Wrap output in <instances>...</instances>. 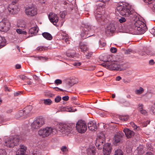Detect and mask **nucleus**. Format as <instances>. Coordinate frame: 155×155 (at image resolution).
Wrapping results in <instances>:
<instances>
[{
  "label": "nucleus",
  "mask_w": 155,
  "mask_h": 155,
  "mask_svg": "<svg viewBox=\"0 0 155 155\" xmlns=\"http://www.w3.org/2000/svg\"><path fill=\"white\" fill-rule=\"evenodd\" d=\"M143 104H139L138 105L139 106V110H140V108L141 109H143Z\"/></svg>",
  "instance_id": "59"
},
{
  "label": "nucleus",
  "mask_w": 155,
  "mask_h": 155,
  "mask_svg": "<svg viewBox=\"0 0 155 155\" xmlns=\"http://www.w3.org/2000/svg\"><path fill=\"white\" fill-rule=\"evenodd\" d=\"M36 121L35 120L34 121L33 123H32L31 125V128L33 130H35L39 128V126L37 125Z\"/></svg>",
  "instance_id": "29"
},
{
  "label": "nucleus",
  "mask_w": 155,
  "mask_h": 155,
  "mask_svg": "<svg viewBox=\"0 0 155 155\" xmlns=\"http://www.w3.org/2000/svg\"><path fill=\"white\" fill-rule=\"evenodd\" d=\"M143 91V89L141 87H140L139 89L135 90V92L137 94H140L142 93Z\"/></svg>",
  "instance_id": "34"
},
{
  "label": "nucleus",
  "mask_w": 155,
  "mask_h": 155,
  "mask_svg": "<svg viewBox=\"0 0 155 155\" xmlns=\"http://www.w3.org/2000/svg\"><path fill=\"white\" fill-rule=\"evenodd\" d=\"M69 97L68 96H64L62 97V99L65 101H67L69 99Z\"/></svg>",
  "instance_id": "54"
},
{
  "label": "nucleus",
  "mask_w": 155,
  "mask_h": 155,
  "mask_svg": "<svg viewBox=\"0 0 155 155\" xmlns=\"http://www.w3.org/2000/svg\"><path fill=\"white\" fill-rule=\"evenodd\" d=\"M61 97L59 96H58L56 97L54 99L55 102L56 103H58L61 100Z\"/></svg>",
  "instance_id": "40"
},
{
  "label": "nucleus",
  "mask_w": 155,
  "mask_h": 155,
  "mask_svg": "<svg viewBox=\"0 0 155 155\" xmlns=\"http://www.w3.org/2000/svg\"><path fill=\"white\" fill-rule=\"evenodd\" d=\"M19 140V138L18 137H10L5 140L4 145L9 148L13 147L18 144Z\"/></svg>",
  "instance_id": "6"
},
{
  "label": "nucleus",
  "mask_w": 155,
  "mask_h": 155,
  "mask_svg": "<svg viewBox=\"0 0 155 155\" xmlns=\"http://www.w3.org/2000/svg\"><path fill=\"white\" fill-rule=\"evenodd\" d=\"M33 77L34 79L35 80H38L39 79L38 77L35 75H33Z\"/></svg>",
  "instance_id": "60"
},
{
  "label": "nucleus",
  "mask_w": 155,
  "mask_h": 155,
  "mask_svg": "<svg viewBox=\"0 0 155 155\" xmlns=\"http://www.w3.org/2000/svg\"><path fill=\"white\" fill-rule=\"evenodd\" d=\"M45 128L48 136L51 134H55L57 132L56 129L51 127H46Z\"/></svg>",
  "instance_id": "17"
},
{
  "label": "nucleus",
  "mask_w": 155,
  "mask_h": 155,
  "mask_svg": "<svg viewBox=\"0 0 155 155\" xmlns=\"http://www.w3.org/2000/svg\"><path fill=\"white\" fill-rule=\"evenodd\" d=\"M15 67L17 69H20L21 68V65L20 64H17L16 65Z\"/></svg>",
  "instance_id": "63"
},
{
  "label": "nucleus",
  "mask_w": 155,
  "mask_h": 155,
  "mask_svg": "<svg viewBox=\"0 0 155 155\" xmlns=\"http://www.w3.org/2000/svg\"><path fill=\"white\" fill-rule=\"evenodd\" d=\"M17 33L19 34L25 35H26L27 33L25 31H23L20 29H18L16 30Z\"/></svg>",
  "instance_id": "35"
},
{
  "label": "nucleus",
  "mask_w": 155,
  "mask_h": 155,
  "mask_svg": "<svg viewBox=\"0 0 155 155\" xmlns=\"http://www.w3.org/2000/svg\"><path fill=\"white\" fill-rule=\"evenodd\" d=\"M102 65L105 66L107 68L111 70H122L121 66L120 63L117 61L114 62H110L107 61L105 63H103Z\"/></svg>",
  "instance_id": "3"
},
{
  "label": "nucleus",
  "mask_w": 155,
  "mask_h": 155,
  "mask_svg": "<svg viewBox=\"0 0 155 155\" xmlns=\"http://www.w3.org/2000/svg\"><path fill=\"white\" fill-rule=\"evenodd\" d=\"M22 93L21 91H18L17 92H15L14 93V95L15 96H17L21 94Z\"/></svg>",
  "instance_id": "56"
},
{
  "label": "nucleus",
  "mask_w": 155,
  "mask_h": 155,
  "mask_svg": "<svg viewBox=\"0 0 155 155\" xmlns=\"http://www.w3.org/2000/svg\"><path fill=\"white\" fill-rule=\"evenodd\" d=\"M124 131L128 138L131 137L134 134V133L133 131L127 128L124 129Z\"/></svg>",
  "instance_id": "18"
},
{
  "label": "nucleus",
  "mask_w": 155,
  "mask_h": 155,
  "mask_svg": "<svg viewBox=\"0 0 155 155\" xmlns=\"http://www.w3.org/2000/svg\"><path fill=\"white\" fill-rule=\"evenodd\" d=\"M38 134L43 137H45L48 136L45 128L41 129L38 131Z\"/></svg>",
  "instance_id": "25"
},
{
  "label": "nucleus",
  "mask_w": 155,
  "mask_h": 155,
  "mask_svg": "<svg viewBox=\"0 0 155 155\" xmlns=\"http://www.w3.org/2000/svg\"><path fill=\"white\" fill-rule=\"evenodd\" d=\"M6 40L5 38L0 36V48H2L5 45Z\"/></svg>",
  "instance_id": "27"
},
{
  "label": "nucleus",
  "mask_w": 155,
  "mask_h": 155,
  "mask_svg": "<svg viewBox=\"0 0 155 155\" xmlns=\"http://www.w3.org/2000/svg\"><path fill=\"white\" fill-rule=\"evenodd\" d=\"M0 155H6V151L5 149H0Z\"/></svg>",
  "instance_id": "41"
},
{
  "label": "nucleus",
  "mask_w": 155,
  "mask_h": 155,
  "mask_svg": "<svg viewBox=\"0 0 155 155\" xmlns=\"http://www.w3.org/2000/svg\"><path fill=\"white\" fill-rule=\"evenodd\" d=\"M61 150L63 152H66L67 151V149L65 146H63L61 148Z\"/></svg>",
  "instance_id": "51"
},
{
  "label": "nucleus",
  "mask_w": 155,
  "mask_h": 155,
  "mask_svg": "<svg viewBox=\"0 0 155 155\" xmlns=\"http://www.w3.org/2000/svg\"><path fill=\"white\" fill-rule=\"evenodd\" d=\"M67 55L68 57L72 58H73L74 56V54L70 53L69 52L67 53Z\"/></svg>",
  "instance_id": "46"
},
{
  "label": "nucleus",
  "mask_w": 155,
  "mask_h": 155,
  "mask_svg": "<svg viewBox=\"0 0 155 155\" xmlns=\"http://www.w3.org/2000/svg\"><path fill=\"white\" fill-rule=\"evenodd\" d=\"M151 110L153 113H155V106L153 105L151 108Z\"/></svg>",
  "instance_id": "52"
},
{
  "label": "nucleus",
  "mask_w": 155,
  "mask_h": 155,
  "mask_svg": "<svg viewBox=\"0 0 155 155\" xmlns=\"http://www.w3.org/2000/svg\"><path fill=\"white\" fill-rule=\"evenodd\" d=\"M5 120L3 117H0V123L2 124H4V122Z\"/></svg>",
  "instance_id": "50"
},
{
  "label": "nucleus",
  "mask_w": 155,
  "mask_h": 155,
  "mask_svg": "<svg viewBox=\"0 0 155 155\" xmlns=\"http://www.w3.org/2000/svg\"><path fill=\"white\" fill-rule=\"evenodd\" d=\"M32 109V107L31 106H28L26 107L23 110L24 113L26 117L29 116L31 114V111Z\"/></svg>",
  "instance_id": "19"
},
{
  "label": "nucleus",
  "mask_w": 155,
  "mask_h": 155,
  "mask_svg": "<svg viewBox=\"0 0 155 155\" xmlns=\"http://www.w3.org/2000/svg\"><path fill=\"white\" fill-rule=\"evenodd\" d=\"M43 37L48 40H51L52 39V36L48 32H44L42 34Z\"/></svg>",
  "instance_id": "26"
},
{
  "label": "nucleus",
  "mask_w": 155,
  "mask_h": 155,
  "mask_svg": "<svg viewBox=\"0 0 155 155\" xmlns=\"http://www.w3.org/2000/svg\"><path fill=\"white\" fill-rule=\"evenodd\" d=\"M48 18L50 21L53 23V24L55 25L56 23L58 21V17L56 14L53 13H49L48 16Z\"/></svg>",
  "instance_id": "12"
},
{
  "label": "nucleus",
  "mask_w": 155,
  "mask_h": 155,
  "mask_svg": "<svg viewBox=\"0 0 155 155\" xmlns=\"http://www.w3.org/2000/svg\"><path fill=\"white\" fill-rule=\"evenodd\" d=\"M118 19L120 23L124 22L126 21V19L124 17H120Z\"/></svg>",
  "instance_id": "39"
},
{
  "label": "nucleus",
  "mask_w": 155,
  "mask_h": 155,
  "mask_svg": "<svg viewBox=\"0 0 155 155\" xmlns=\"http://www.w3.org/2000/svg\"><path fill=\"white\" fill-rule=\"evenodd\" d=\"M95 147L91 146L87 149V152L88 155H94L95 152Z\"/></svg>",
  "instance_id": "20"
},
{
  "label": "nucleus",
  "mask_w": 155,
  "mask_h": 155,
  "mask_svg": "<svg viewBox=\"0 0 155 155\" xmlns=\"http://www.w3.org/2000/svg\"><path fill=\"white\" fill-rule=\"evenodd\" d=\"M44 49H45L44 48L43 46H39L36 49V50L37 51H43Z\"/></svg>",
  "instance_id": "44"
},
{
  "label": "nucleus",
  "mask_w": 155,
  "mask_h": 155,
  "mask_svg": "<svg viewBox=\"0 0 155 155\" xmlns=\"http://www.w3.org/2000/svg\"><path fill=\"white\" fill-rule=\"evenodd\" d=\"M120 119L122 121L127 120L129 118V117L127 115L120 116L119 117Z\"/></svg>",
  "instance_id": "31"
},
{
  "label": "nucleus",
  "mask_w": 155,
  "mask_h": 155,
  "mask_svg": "<svg viewBox=\"0 0 155 155\" xmlns=\"http://www.w3.org/2000/svg\"><path fill=\"white\" fill-rule=\"evenodd\" d=\"M124 135V133L122 132L119 131L117 133L113 138L114 144L117 145L118 143L120 142Z\"/></svg>",
  "instance_id": "11"
},
{
  "label": "nucleus",
  "mask_w": 155,
  "mask_h": 155,
  "mask_svg": "<svg viewBox=\"0 0 155 155\" xmlns=\"http://www.w3.org/2000/svg\"><path fill=\"white\" fill-rule=\"evenodd\" d=\"M19 77L21 79L23 80H24L26 79H28V78L26 76H25L23 75H20Z\"/></svg>",
  "instance_id": "48"
},
{
  "label": "nucleus",
  "mask_w": 155,
  "mask_h": 155,
  "mask_svg": "<svg viewBox=\"0 0 155 155\" xmlns=\"http://www.w3.org/2000/svg\"><path fill=\"white\" fill-rule=\"evenodd\" d=\"M135 30L137 31V33L138 34H142L144 33L146 30V26L142 27H135Z\"/></svg>",
  "instance_id": "21"
},
{
  "label": "nucleus",
  "mask_w": 155,
  "mask_h": 155,
  "mask_svg": "<svg viewBox=\"0 0 155 155\" xmlns=\"http://www.w3.org/2000/svg\"><path fill=\"white\" fill-rule=\"evenodd\" d=\"M26 150V147L24 145H20V148L16 152V155H27L25 154Z\"/></svg>",
  "instance_id": "13"
},
{
  "label": "nucleus",
  "mask_w": 155,
  "mask_h": 155,
  "mask_svg": "<svg viewBox=\"0 0 155 155\" xmlns=\"http://www.w3.org/2000/svg\"><path fill=\"white\" fill-rule=\"evenodd\" d=\"M35 120L36 121L37 125L39 126V127H42L45 124L44 120L41 118H36Z\"/></svg>",
  "instance_id": "22"
},
{
  "label": "nucleus",
  "mask_w": 155,
  "mask_h": 155,
  "mask_svg": "<svg viewBox=\"0 0 155 155\" xmlns=\"http://www.w3.org/2000/svg\"><path fill=\"white\" fill-rule=\"evenodd\" d=\"M4 89L5 91H11L10 89H9L6 86H5Z\"/></svg>",
  "instance_id": "57"
},
{
  "label": "nucleus",
  "mask_w": 155,
  "mask_h": 155,
  "mask_svg": "<svg viewBox=\"0 0 155 155\" xmlns=\"http://www.w3.org/2000/svg\"><path fill=\"white\" fill-rule=\"evenodd\" d=\"M92 53H88V54L86 55V57L87 58H90L92 55Z\"/></svg>",
  "instance_id": "55"
},
{
  "label": "nucleus",
  "mask_w": 155,
  "mask_h": 155,
  "mask_svg": "<svg viewBox=\"0 0 155 155\" xmlns=\"http://www.w3.org/2000/svg\"><path fill=\"white\" fill-rule=\"evenodd\" d=\"M145 155H153L152 153L150 152H147Z\"/></svg>",
  "instance_id": "64"
},
{
  "label": "nucleus",
  "mask_w": 155,
  "mask_h": 155,
  "mask_svg": "<svg viewBox=\"0 0 155 155\" xmlns=\"http://www.w3.org/2000/svg\"><path fill=\"white\" fill-rule=\"evenodd\" d=\"M63 39L67 43H69V39L68 38V36L67 35H66L63 38Z\"/></svg>",
  "instance_id": "45"
},
{
  "label": "nucleus",
  "mask_w": 155,
  "mask_h": 155,
  "mask_svg": "<svg viewBox=\"0 0 155 155\" xmlns=\"http://www.w3.org/2000/svg\"><path fill=\"white\" fill-rule=\"evenodd\" d=\"M54 82L56 84L58 85L61 84L62 82L61 80L58 79L55 81Z\"/></svg>",
  "instance_id": "43"
},
{
  "label": "nucleus",
  "mask_w": 155,
  "mask_h": 155,
  "mask_svg": "<svg viewBox=\"0 0 155 155\" xmlns=\"http://www.w3.org/2000/svg\"><path fill=\"white\" fill-rule=\"evenodd\" d=\"M81 64V63L80 62H75L73 64V65L74 66L77 67L79 66Z\"/></svg>",
  "instance_id": "53"
},
{
  "label": "nucleus",
  "mask_w": 155,
  "mask_h": 155,
  "mask_svg": "<svg viewBox=\"0 0 155 155\" xmlns=\"http://www.w3.org/2000/svg\"><path fill=\"white\" fill-rule=\"evenodd\" d=\"M117 11L121 15L129 16L131 14L129 6L122 4L118 5L116 8Z\"/></svg>",
  "instance_id": "4"
},
{
  "label": "nucleus",
  "mask_w": 155,
  "mask_h": 155,
  "mask_svg": "<svg viewBox=\"0 0 155 155\" xmlns=\"http://www.w3.org/2000/svg\"><path fill=\"white\" fill-rule=\"evenodd\" d=\"M89 29L91 31H93V30H91V28H88V29H86V30L84 29L83 32H81V36L84 38H85L87 37H89L91 36H92V34H90V31Z\"/></svg>",
  "instance_id": "14"
},
{
  "label": "nucleus",
  "mask_w": 155,
  "mask_h": 155,
  "mask_svg": "<svg viewBox=\"0 0 155 155\" xmlns=\"http://www.w3.org/2000/svg\"><path fill=\"white\" fill-rule=\"evenodd\" d=\"M114 31V28H113L111 25H109L106 28L105 31L106 33H109L110 32H112Z\"/></svg>",
  "instance_id": "30"
},
{
  "label": "nucleus",
  "mask_w": 155,
  "mask_h": 155,
  "mask_svg": "<svg viewBox=\"0 0 155 155\" xmlns=\"http://www.w3.org/2000/svg\"><path fill=\"white\" fill-rule=\"evenodd\" d=\"M88 127L90 130L96 131L97 129V126L94 121H90L87 124Z\"/></svg>",
  "instance_id": "15"
},
{
  "label": "nucleus",
  "mask_w": 155,
  "mask_h": 155,
  "mask_svg": "<svg viewBox=\"0 0 155 155\" xmlns=\"http://www.w3.org/2000/svg\"><path fill=\"white\" fill-rule=\"evenodd\" d=\"M44 103L45 105H50L52 103V101L49 99H44Z\"/></svg>",
  "instance_id": "37"
},
{
  "label": "nucleus",
  "mask_w": 155,
  "mask_h": 155,
  "mask_svg": "<svg viewBox=\"0 0 155 155\" xmlns=\"http://www.w3.org/2000/svg\"><path fill=\"white\" fill-rule=\"evenodd\" d=\"M67 12L66 11L61 12L59 13L60 17L62 19H63L64 18Z\"/></svg>",
  "instance_id": "36"
},
{
  "label": "nucleus",
  "mask_w": 155,
  "mask_h": 155,
  "mask_svg": "<svg viewBox=\"0 0 155 155\" xmlns=\"http://www.w3.org/2000/svg\"><path fill=\"white\" fill-rule=\"evenodd\" d=\"M114 155H124L123 152L120 149H117L115 150Z\"/></svg>",
  "instance_id": "32"
},
{
  "label": "nucleus",
  "mask_w": 155,
  "mask_h": 155,
  "mask_svg": "<svg viewBox=\"0 0 155 155\" xmlns=\"http://www.w3.org/2000/svg\"><path fill=\"white\" fill-rule=\"evenodd\" d=\"M130 125L132 127H133L134 130H140V128L139 127L137 126L135 124H134V123L133 122H131Z\"/></svg>",
  "instance_id": "38"
},
{
  "label": "nucleus",
  "mask_w": 155,
  "mask_h": 155,
  "mask_svg": "<svg viewBox=\"0 0 155 155\" xmlns=\"http://www.w3.org/2000/svg\"><path fill=\"white\" fill-rule=\"evenodd\" d=\"M104 3L101 2L98 4V6L97 7L96 10L94 12V15L97 20L99 21L102 25H104L105 23H102L105 21V19L102 16L104 13Z\"/></svg>",
  "instance_id": "2"
},
{
  "label": "nucleus",
  "mask_w": 155,
  "mask_h": 155,
  "mask_svg": "<svg viewBox=\"0 0 155 155\" xmlns=\"http://www.w3.org/2000/svg\"><path fill=\"white\" fill-rule=\"evenodd\" d=\"M33 154V155H41V153L38 150L34 151Z\"/></svg>",
  "instance_id": "47"
},
{
  "label": "nucleus",
  "mask_w": 155,
  "mask_h": 155,
  "mask_svg": "<svg viewBox=\"0 0 155 155\" xmlns=\"http://www.w3.org/2000/svg\"><path fill=\"white\" fill-rule=\"evenodd\" d=\"M54 89H55V91H58L59 90L61 91H63L62 89H60L59 88H58V87H56L54 88Z\"/></svg>",
  "instance_id": "62"
},
{
  "label": "nucleus",
  "mask_w": 155,
  "mask_h": 155,
  "mask_svg": "<svg viewBox=\"0 0 155 155\" xmlns=\"http://www.w3.org/2000/svg\"><path fill=\"white\" fill-rule=\"evenodd\" d=\"M140 112L141 113L144 115H147V112L145 110L142 109H141L140 108Z\"/></svg>",
  "instance_id": "42"
},
{
  "label": "nucleus",
  "mask_w": 155,
  "mask_h": 155,
  "mask_svg": "<svg viewBox=\"0 0 155 155\" xmlns=\"http://www.w3.org/2000/svg\"><path fill=\"white\" fill-rule=\"evenodd\" d=\"M75 83L73 80H69L67 82V84L68 85V87H70L74 84Z\"/></svg>",
  "instance_id": "33"
},
{
  "label": "nucleus",
  "mask_w": 155,
  "mask_h": 155,
  "mask_svg": "<svg viewBox=\"0 0 155 155\" xmlns=\"http://www.w3.org/2000/svg\"><path fill=\"white\" fill-rule=\"evenodd\" d=\"M105 136L102 133H101L97 138L95 145L99 149L103 148V153L104 155H109L111 151V144L107 143L105 144Z\"/></svg>",
  "instance_id": "1"
},
{
  "label": "nucleus",
  "mask_w": 155,
  "mask_h": 155,
  "mask_svg": "<svg viewBox=\"0 0 155 155\" xmlns=\"http://www.w3.org/2000/svg\"><path fill=\"white\" fill-rule=\"evenodd\" d=\"M121 79V78L120 76H118L116 78V80L117 81H119Z\"/></svg>",
  "instance_id": "61"
},
{
  "label": "nucleus",
  "mask_w": 155,
  "mask_h": 155,
  "mask_svg": "<svg viewBox=\"0 0 155 155\" xmlns=\"http://www.w3.org/2000/svg\"><path fill=\"white\" fill-rule=\"evenodd\" d=\"M110 51L111 52L114 53L116 52L117 51V49L116 48L112 47L110 48Z\"/></svg>",
  "instance_id": "49"
},
{
  "label": "nucleus",
  "mask_w": 155,
  "mask_h": 155,
  "mask_svg": "<svg viewBox=\"0 0 155 155\" xmlns=\"http://www.w3.org/2000/svg\"><path fill=\"white\" fill-rule=\"evenodd\" d=\"M21 117L22 118L26 117L22 110H20L15 115V117L17 119H18Z\"/></svg>",
  "instance_id": "23"
},
{
  "label": "nucleus",
  "mask_w": 155,
  "mask_h": 155,
  "mask_svg": "<svg viewBox=\"0 0 155 155\" xmlns=\"http://www.w3.org/2000/svg\"><path fill=\"white\" fill-rule=\"evenodd\" d=\"M20 8L13 3L10 4L8 7V10L10 14H15L20 11Z\"/></svg>",
  "instance_id": "10"
},
{
  "label": "nucleus",
  "mask_w": 155,
  "mask_h": 155,
  "mask_svg": "<svg viewBox=\"0 0 155 155\" xmlns=\"http://www.w3.org/2000/svg\"><path fill=\"white\" fill-rule=\"evenodd\" d=\"M33 25V27H31L29 30V33L31 34H33L34 35H36L37 33L38 32V28L37 27V25L35 22H33L32 23Z\"/></svg>",
  "instance_id": "16"
},
{
  "label": "nucleus",
  "mask_w": 155,
  "mask_h": 155,
  "mask_svg": "<svg viewBox=\"0 0 155 155\" xmlns=\"http://www.w3.org/2000/svg\"><path fill=\"white\" fill-rule=\"evenodd\" d=\"M79 47L82 51L84 52L87 50V48L86 45L83 43H81L79 45Z\"/></svg>",
  "instance_id": "28"
},
{
  "label": "nucleus",
  "mask_w": 155,
  "mask_h": 155,
  "mask_svg": "<svg viewBox=\"0 0 155 155\" xmlns=\"http://www.w3.org/2000/svg\"><path fill=\"white\" fill-rule=\"evenodd\" d=\"M76 127L78 132L80 133H85L87 130V126L85 122L82 120H79L76 124Z\"/></svg>",
  "instance_id": "8"
},
{
  "label": "nucleus",
  "mask_w": 155,
  "mask_h": 155,
  "mask_svg": "<svg viewBox=\"0 0 155 155\" xmlns=\"http://www.w3.org/2000/svg\"><path fill=\"white\" fill-rule=\"evenodd\" d=\"M10 27V23L7 18H4L0 21V31L7 32L9 30Z\"/></svg>",
  "instance_id": "7"
},
{
  "label": "nucleus",
  "mask_w": 155,
  "mask_h": 155,
  "mask_svg": "<svg viewBox=\"0 0 155 155\" xmlns=\"http://www.w3.org/2000/svg\"><path fill=\"white\" fill-rule=\"evenodd\" d=\"M37 8L34 6L28 7L25 10V12L27 15L33 16L37 14Z\"/></svg>",
  "instance_id": "9"
},
{
  "label": "nucleus",
  "mask_w": 155,
  "mask_h": 155,
  "mask_svg": "<svg viewBox=\"0 0 155 155\" xmlns=\"http://www.w3.org/2000/svg\"><path fill=\"white\" fill-rule=\"evenodd\" d=\"M149 63L150 65H153L154 64L155 62L153 60H151L149 61Z\"/></svg>",
  "instance_id": "58"
},
{
  "label": "nucleus",
  "mask_w": 155,
  "mask_h": 155,
  "mask_svg": "<svg viewBox=\"0 0 155 155\" xmlns=\"http://www.w3.org/2000/svg\"><path fill=\"white\" fill-rule=\"evenodd\" d=\"M135 27H142L145 26L146 25L144 23L140 20L136 21L134 23Z\"/></svg>",
  "instance_id": "24"
},
{
  "label": "nucleus",
  "mask_w": 155,
  "mask_h": 155,
  "mask_svg": "<svg viewBox=\"0 0 155 155\" xmlns=\"http://www.w3.org/2000/svg\"><path fill=\"white\" fill-rule=\"evenodd\" d=\"M74 127L73 124H61L59 125L58 130L63 134L68 133L72 131Z\"/></svg>",
  "instance_id": "5"
}]
</instances>
